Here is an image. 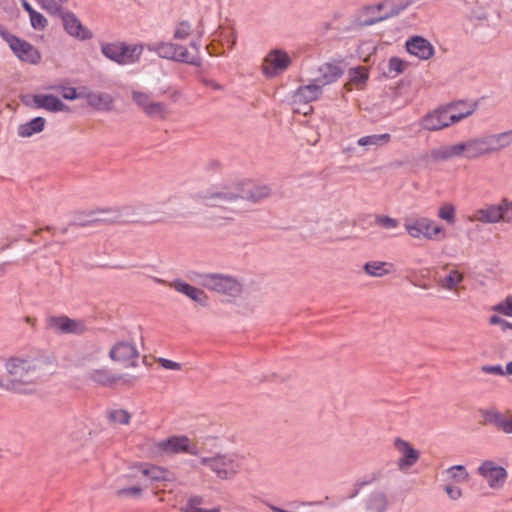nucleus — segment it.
<instances>
[{"label":"nucleus","instance_id":"f257e3e1","mask_svg":"<svg viewBox=\"0 0 512 512\" xmlns=\"http://www.w3.org/2000/svg\"><path fill=\"white\" fill-rule=\"evenodd\" d=\"M47 360L29 354H14L7 357L3 370L7 376L6 391L18 396H32L48 376Z\"/></svg>","mask_w":512,"mask_h":512},{"label":"nucleus","instance_id":"f03ea898","mask_svg":"<svg viewBox=\"0 0 512 512\" xmlns=\"http://www.w3.org/2000/svg\"><path fill=\"white\" fill-rule=\"evenodd\" d=\"M271 189L267 185L247 184L243 188L228 186H211L192 194L193 200L207 206L223 208L238 199L260 201L269 197Z\"/></svg>","mask_w":512,"mask_h":512},{"label":"nucleus","instance_id":"7ed1b4c3","mask_svg":"<svg viewBox=\"0 0 512 512\" xmlns=\"http://www.w3.org/2000/svg\"><path fill=\"white\" fill-rule=\"evenodd\" d=\"M105 356V351L99 344L90 343L77 351L72 359V364L82 371L90 381L103 386H112L121 379V376L103 365Z\"/></svg>","mask_w":512,"mask_h":512},{"label":"nucleus","instance_id":"20e7f679","mask_svg":"<svg viewBox=\"0 0 512 512\" xmlns=\"http://www.w3.org/2000/svg\"><path fill=\"white\" fill-rule=\"evenodd\" d=\"M142 474L143 472L139 470L136 464L130 467L126 473L119 475L112 485L114 495L122 500L140 499L147 488Z\"/></svg>","mask_w":512,"mask_h":512},{"label":"nucleus","instance_id":"39448f33","mask_svg":"<svg viewBox=\"0 0 512 512\" xmlns=\"http://www.w3.org/2000/svg\"><path fill=\"white\" fill-rule=\"evenodd\" d=\"M191 50L170 42H151L146 45V48L155 52L159 57L165 59H172L182 61L188 64L199 65V47L196 42H191Z\"/></svg>","mask_w":512,"mask_h":512},{"label":"nucleus","instance_id":"423d86ee","mask_svg":"<svg viewBox=\"0 0 512 512\" xmlns=\"http://www.w3.org/2000/svg\"><path fill=\"white\" fill-rule=\"evenodd\" d=\"M404 228L413 239H425L427 241H439L446 238L445 229L434 220L426 217L406 220Z\"/></svg>","mask_w":512,"mask_h":512},{"label":"nucleus","instance_id":"0eeeda50","mask_svg":"<svg viewBox=\"0 0 512 512\" xmlns=\"http://www.w3.org/2000/svg\"><path fill=\"white\" fill-rule=\"evenodd\" d=\"M109 358L124 368L138 367L140 350L133 339H122L116 341L109 349Z\"/></svg>","mask_w":512,"mask_h":512},{"label":"nucleus","instance_id":"6e6552de","mask_svg":"<svg viewBox=\"0 0 512 512\" xmlns=\"http://www.w3.org/2000/svg\"><path fill=\"white\" fill-rule=\"evenodd\" d=\"M203 287L219 294L236 298L242 293V284L234 277L225 274H206L201 278Z\"/></svg>","mask_w":512,"mask_h":512},{"label":"nucleus","instance_id":"1a4fd4ad","mask_svg":"<svg viewBox=\"0 0 512 512\" xmlns=\"http://www.w3.org/2000/svg\"><path fill=\"white\" fill-rule=\"evenodd\" d=\"M461 114H456L445 106L438 107L425 114L419 121L421 129L429 132L440 131L461 121Z\"/></svg>","mask_w":512,"mask_h":512},{"label":"nucleus","instance_id":"9d476101","mask_svg":"<svg viewBox=\"0 0 512 512\" xmlns=\"http://www.w3.org/2000/svg\"><path fill=\"white\" fill-rule=\"evenodd\" d=\"M291 64L292 57L287 51L274 48L264 57L261 70L266 78L272 79L284 73Z\"/></svg>","mask_w":512,"mask_h":512},{"label":"nucleus","instance_id":"9b49d317","mask_svg":"<svg viewBox=\"0 0 512 512\" xmlns=\"http://www.w3.org/2000/svg\"><path fill=\"white\" fill-rule=\"evenodd\" d=\"M133 103L148 117L164 119L169 114L168 106L163 102L154 101L145 91L133 89L131 91Z\"/></svg>","mask_w":512,"mask_h":512},{"label":"nucleus","instance_id":"f8f14e48","mask_svg":"<svg viewBox=\"0 0 512 512\" xmlns=\"http://www.w3.org/2000/svg\"><path fill=\"white\" fill-rule=\"evenodd\" d=\"M403 9L404 7L399 5L395 0H383L377 4L367 6L364 8V13L368 18L362 22V25H373L399 14Z\"/></svg>","mask_w":512,"mask_h":512},{"label":"nucleus","instance_id":"ddd939ff","mask_svg":"<svg viewBox=\"0 0 512 512\" xmlns=\"http://www.w3.org/2000/svg\"><path fill=\"white\" fill-rule=\"evenodd\" d=\"M143 49V45L107 44L102 47V52L107 58L118 64H129L139 59Z\"/></svg>","mask_w":512,"mask_h":512},{"label":"nucleus","instance_id":"4468645a","mask_svg":"<svg viewBox=\"0 0 512 512\" xmlns=\"http://www.w3.org/2000/svg\"><path fill=\"white\" fill-rule=\"evenodd\" d=\"M481 422L490 425L506 435L512 434V411L501 412L495 407H488L479 410Z\"/></svg>","mask_w":512,"mask_h":512},{"label":"nucleus","instance_id":"2eb2a0df","mask_svg":"<svg viewBox=\"0 0 512 512\" xmlns=\"http://www.w3.org/2000/svg\"><path fill=\"white\" fill-rule=\"evenodd\" d=\"M202 464L209 466L221 479L232 478L239 467L237 459L229 453L217 454L211 458H202Z\"/></svg>","mask_w":512,"mask_h":512},{"label":"nucleus","instance_id":"dca6fc26","mask_svg":"<svg viewBox=\"0 0 512 512\" xmlns=\"http://www.w3.org/2000/svg\"><path fill=\"white\" fill-rule=\"evenodd\" d=\"M1 35L9 44V47L16 57L21 61H25L30 64H38L40 62L41 54L30 43L7 32H1Z\"/></svg>","mask_w":512,"mask_h":512},{"label":"nucleus","instance_id":"f3484780","mask_svg":"<svg viewBox=\"0 0 512 512\" xmlns=\"http://www.w3.org/2000/svg\"><path fill=\"white\" fill-rule=\"evenodd\" d=\"M47 329L57 334H83L87 331L84 321L67 316H50L46 321Z\"/></svg>","mask_w":512,"mask_h":512},{"label":"nucleus","instance_id":"a211bd4d","mask_svg":"<svg viewBox=\"0 0 512 512\" xmlns=\"http://www.w3.org/2000/svg\"><path fill=\"white\" fill-rule=\"evenodd\" d=\"M460 158L475 160L489 156L484 135L457 142Z\"/></svg>","mask_w":512,"mask_h":512},{"label":"nucleus","instance_id":"6ab92c4d","mask_svg":"<svg viewBox=\"0 0 512 512\" xmlns=\"http://www.w3.org/2000/svg\"><path fill=\"white\" fill-rule=\"evenodd\" d=\"M478 472L488 482V485L494 489L503 487L507 479L506 470L492 461L484 462L479 466Z\"/></svg>","mask_w":512,"mask_h":512},{"label":"nucleus","instance_id":"aec40b11","mask_svg":"<svg viewBox=\"0 0 512 512\" xmlns=\"http://www.w3.org/2000/svg\"><path fill=\"white\" fill-rule=\"evenodd\" d=\"M170 287L173 288L178 293H181L192 300L200 307H207L209 304V297L206 292L198 287L190 285L189 283L176 279L172 281Z\"/></svg>","mask_w":512,"mask_h":512},{"label":"nucleus","instance_id":"412c9836","mask_svg":"<svg viewBox=\"0 0 512 512\" xmlns=\"http://www.w3.org/2000/svg\"><path fill=\"white\" fill-rule=\"evenodd\" d=\"M405 48L410 55L417 57L420 60H429L435 54V49L432 43L422 36H412L406 43Z\"/></svg>","mask_w":512,"mask_h":512},{"label":"nucleus","instance_id":"4be33fe9","mask_svg":"<svg viewBox=\"0 0 512 512\" xmlns=\"http://www.w3.org/2000/svg\"><path fill=\"white\" fill-rule=\"evenodd\" d=\"M471 222H480L482 224H498L503 221L502 208L498 204H486L474 211L468 218Z\"/></svg>","mask_w":512,"mask_h":512},{"label":"nucleus","instance_id":"5701e85b","mask_svg":"<svg viewBox=\"0 0 512 512\" xmlns=\"http://www.w3.org/2000/svg\"><path fill=\"white\" fill-rule=\"evenodd\" d=\"M217 436H203L200 438V441L193 442L186 435H173L163 440L159 444V448H190V446L196 445H216Z\"/></svg>","mask_w":512,"mask_h":512},{"label":"nucleus","instance_id":"b1692460","mask_svg":"<svg viewBox=\"0 0 512 512\" xmlns=\"http://www.w3.org/2000/svg\"><path fill=\"white\" fill-rule=\"evenodd\" d=\"M127 207L107 206L95 208L88 212L91 221L118 222L124 219Z\"/></svg>","mask_w":512,"mask_h":512},{"label":"nucleus","instance_id":"393cba45","mask_svg":"<svg viewBox=\"0 0 512 512\" xmlns=\"http://www.w3.org/2000/svg\"><path fill=\"white\" fill-rule=\"evenodd\" d=\"M323 93L321 84H317L314 80L309 84L300 86L293 93V103L306 104L318 100Z\"/></svg>","mask_w":512,"mask_h":512},{"label":"nucleus","instance_id":"a878e982","mask_svg":"<svg viewBox=\"0 0 512 512\" xmlns=\"http://www.w3.org/2000/svg\"><path fill=\"white\" fill-rule=\"evenodd\" d=\"M488 154L500 152L512 145V129L484 135Z\"/></svg>","mask_w":512,"mask_h":512},{"label":"nucleus","instance_id":"bb28decb","mask_svg":"<svg viewBox=\"0 0 512 512\" xmlns=\"http://www.w3.org/2000/svg\"><path fill=\"white\" fill-rule=\"evenodd\" d=\"M82 98L86 99L88 105L96 110L109 111L114 103V99L110 94L90 91L87 88H83Z\"/></svg>","mask_w":512,"mask_h":512},{"label":"nucleus","instance_id":"cd10ccee","mask_svg":"<svg viewBox=\"0 0 512 512\" xmlns=\"http://www.w3.org/2000/svg\"><path fill=\"white\" fill-rule=\"evenodd\" d=\"M137 465L139 470L143 472L142 477L146 487L148 486L149 482L153 483L158 481H168L172 479V474L164 468L147 463H141Z\"/></svg>","mask_w":512,"mask_h":512},{"label":"nucleus","instance_id":"c85d7f7f","mask_svg":"<svg viewBox=\"0 0 512 512\" xmlns=\"http://www.w3.org/2000/svg\"><path fill=\"white\" fill-rule=\"evenodd\" d=\"M342 75V70L337 66L330 63H325L319 68V75L313 80L317 84H321V89L337 81Z\"/></svg>","mask_w":512,"mask_h":512},{"label":"nucleus","instance_id":"c756f323","mask_svg":"<svg viewBox=\"0 0 512 512\" xmlns=\"http://www.w3.org/2000/svg\"><path fill=\"white\" fill-rule=\"evenodd\" d=\"M390 140L391 135L388 133L374 134L359 138L357 140V145L363 149V152H366L387 145L390 142Z\"/></svg>","mask_w":512,"mask_h":512},{"label":"nucleus","instance_id":"7c9ffc66","mask_svg":"<svg viewBox=\"0 0 512 512\" xmlns=\"http://www.w3.org/2000/svg\"><path fill=\"white\" fill-rule=\"evenodd\" d=\"M62 20L66 31L70 35L78 37L80 39H86L90 37L89 32L83 28L80 21L76 18L74 14L65 13L62 16Z\"/></svg>","mask_w":512,"mask_h":512},{"label":"nucleus","instance_id":"2f4dec72","mask_svg":"<svg viewBox=\"0 0 512 512\" xmlns=\"http://www.w3.org/2000/svg\"><path fill=\"white\" fill-rule=\"evenodd\" d=\"M433 161L443 162L454 158H460L458 143L443 145L431 150Z\"/></svg>","mask_w":512,"mask_h":512},{"label":"nucleus","instance_id":"473e14b6","mask_svg":"<svg viewBox=\"0 0 512 512\" xmlns=\"http://www.w3.org/2000/svg\"><path fill=\"white\" fill-rule=\"evenodd\" d=\"M374 224L381 230L389 233L390 236H398L400 230V222L398 219L385 214H376L374 216Z\"/></svg>","mask_w":512,"mask_h":512},{"label":"nucleus","instance_id":"72a5a7b5","mask_svg":"<svg viewBox=\"0 0 512 512\" xmlns=\"http://www.w3.org/2000/svg\"><path fill=\"white\" fill-rule=\"evenodd\" d=\"M34 102L38 107L51 112L67 111L68 107L54 95H36Z\"/></svg>","mask_w":512,"mask_h":512},{"label":"nucleus","instance_id":"f704fd0d","mask_svg":"<svg viewBox=\"0 0 512 512\" xmlns=\"http://www.w3.org/2000/svg\"><path fill=\"white\" fill-rule=\"evenodd\" d=\"M393 265L385 261H368L363 265V271L370 277L381 278L392 272Z\"/></svg>","mask_w":512,"mask_h":512},{"label":"nucleus","instance_id":"c9c22d12","mask_svg":"<svg viewBox=\"0 0 512 512\" xmlns=\"http://www.w3.org/2000/svg\"><path fill=\"white\" fill-rule=\"evenodd\" d=\"M106 418L110 425L122 427L130 424L132 415L123 408H112L106 411Z\"/></svg>","mask_w":512,"mask_h":512},{"label":"nucleus","instance_id":"e433bc0d","mask_svg":"<svg viewBox=\"0 0 512 512\" xmlns=\"http://www.w3.org/2000/svg\"><path fill=\"white\" fill-rule=\"evenodd\" d=\"M45 123L44 118L36 117L27 123L19 125L18 135L20 137H31L34 134L40 133L44 130Z\"/></svg>","mask_w":512,"mask_h":512},{"label":"nucleus","instance_id":"4c0bfd02","mask_svg":"<svg viewBox=\"0 0 512 512\" xmlns=\"http://www.w3.org/2000/svg\"><path fill=\"white\" fill-rule=\"evenodd\" d=\"M466 15L469 19L480 22L486 21L489 18L488 9L477 1L466 2Z\"/></svg>","mask_w":512,"mask_h":512},{"label":"nucleus","instance_id":"58836bf2","mask_svg":"<svg viewBox=\"0 0 512 512\" xmlns=\"http://www.w3.org/2000/svg\"><path fill=\"white\" fill-rule=\"evenodd\" d=\"M464 275L457 269H451L447 276L440 280V285L443 289L448 291H457L459 285L463 282Z\"/></svg>","mask_w":512,"mask_h":512},{"label":"nucleus","instance_id":"ea45409f","mask_svg":"<svg viewBox=\"0 0 512 512\" xmlns=\"http://www.w3.org/2000/svg\"><path fill=\"white\" fill-rule=\"evenodd\" d=\"M437 217L449 225L456 223V206L451 202L442 203L437 210Z\"/></svg>","mask_w":512,"mask_h":512},{"label":"nucleus","instance_id":"a19ab883","mask_svg":"<svg viewBox=\"0 0 512 512\" xmlns=\"http://www.w3.org/2000/svg\"><path fill=\"white\" fill-rule=\"evenodd\" d=\"M203 499L199 496L190 497L185 505L181 507L182 512H221L220 508L216 507L213 509H203L201 507Z\"/></svg>","mask_w":512,"mask_h":512},{"label":"nucleus","instance_id":"79ce46f5","mask_svg":"<svg viewBox=\"0 0 512 512\" xmlns=\"http://www.w3.org/2000/svg\"><path fill=\"white\" fill-rule=\"evenodd\" d=\"M447 479L455 483H465L468 480V473L464 466L457 465L445 471Z\"/></svg>","mask_w":512,"mask_h":512},{"label":"nucleus","instance_id":"37998d69","mask_svg":"<svg viewBox=\"0 0 512 512\" xmlns=\"http://www.w3.org/2000/svg\"><path fill=\"white\" fill-rule=\"evenodd\" d=\"M368 79V71L366 68L358 67L350 72V83L346 85L348 90H351L350 85L362 86Z\"/></svg>","mask_w":512,"mask_h":512},{"label":"nucleus","instance_id":"c03bdc74","mask_svg":"<svg viewBox=\"0 0 512 512\" xmlns=\"http://www.w3.org/2000/svg\"><path fill=\"white\" fill-rule=\"evenodd\" d=\"M53 89L57 92H59L62 97L66 100H75L82 98L83 96V88L80 89V91H77L74 87H68L64 85H55L53 86Z\"/></svg>","mask_w":512,"mask_h":512},{"label":"nucleus","instance_id":"a18cd8bd","mask_svg":"<svg viewBox=\"0 0 512 512\" xmlns=\"http://www.w3.org/2000/svg\"><path fill=\"white\" fill-rule=\"evenodd\" d=\"M408 68V63L399 57H391L388 61V72L393 76L402 74Z\"/></svg>","mask_w":512,"mask_h":512},{"label":"nucleus","instance_id":"49530a36","mask_svg":"<svg viewBox=\"0 0 512 512\" xmlns=\"http://www.w3.org/2000/svg\"><path fill=\"white\" fill-rule=\"evenodd\" d=\"M419 459L418 450H406L404 457L398 461L399 468L401 470L409 469Z\"/></svg>","mask_w":512,"mask_h":512},{"label":"nucleus","instance_id":"de8ad7c7","mask_svg":"<svg viewBox=\"0 0 512 512\" xmlns=\"http://www.w3.org/2000/svg\"><path fill=\"white\" fill-rule=\"evenodd\" d=\"M191 34V25L187 21L180 22L174 30V37L184 40Z\"/></svg>","mask_w":512,"mask_h":512},{"label":"nucleus","instance_id":"09e8293b","mask_svg":"<svg viewBox=\"0 0 512 512\" xmlns=\"http://www.w3.org/2000/svg\"><path fill=\"white\" fill-rule=\"evenodd\" d=\"M445 108L451 109L456 114H463V116H461V120L467 118L473 112V109L470 106L465 105L464 103L450 104L445 106Z\"/></svg>","mask_w":512,"mask_h":512},{"label":"nucleus","instance_id":"8fccbe9b","mask_svg":"<svg viewBox=\"0 0 512 512\" xmlns=\"http://www.w3.org/2000/svg\"><path fill=\"white\" fill-rule=\"evenodd\" d=\"M493 310L502 315L512 317V295L497 304Z\"/></svg>","mask_w":512,"mask_h":512},{"label":"nucleus","instance_id":"3c124183","mask_svg":"<svg viewBox=\"0 0 512 512\" xmlns=\"http://www.w3.org/2000/svg\"><path fill=\"white\" fill-rule=\"evenodd\" d=\"M500 206L503 213V221L507 224H512V201L507 198H503L500 201Z\"/></svg>","mask_w":512,"mask_h":512},{"label":"nucleus","instance_id":"603ef678","mask_svg":"<svg viewBox=\"0 0 512 512\" xmlns=\"http://www.w3.org/2000/svg\"><path fill=\"white\" fill-rule=\"evenodd\" d=\"M30 22L33 28L39 30L44 29L47 25V20L45 19V17L41 13H38L36 11L33 12L32 15L30 16Z\"/></svg>","mask_w":512,"mask_h":512},{"label":"nucleus","instance_id":"864d4df0","mask_svg":"<svg viewBox=\"0 0 512 512\" xmlns=\"http://www.w3.org/2000/svg\"><path fill=\"white\" fill-rule=\"evenodd\" d=\"M444 490L451 500H458L462 496L461 488L456 485L447 484L445 485Z\"/></svg>","mask_w":512,"mask_h":512},{"label":"nucleus","instance_id":"5fc2aeb1","mask_svg":"<svg viewBox=\"0 0 512 512\" xmlns=\"http://www.w3.org/2000/svg\"><path fill=\"white\" fill-rule=\"evenodd\" d=\"M157 362L167 370H180L181 365L175 361L166 359V358H159Z\"/></svg>","mask_w":512,"mask_h":512},{"label":"nucleus","instance_id":"6e6d98bb","mask_svg":"<svg viewBox=\"0 0 512 512\" xmlns=\"http://www.w3.org/2000/svg\"><path fill=\"white\" fill-rule=\"evenodd\" d=\"M490 323L493 325H499L503 331L512 329V324L504 320L503 318L493 315L490 317Z\"/></svg>","mask_w":512,"mask_h":512},{"label":"nucleus","instance_id":"4d7b16f0","mask_svg":"<svg viewBox=\"0 0 512 512\" xmlns=\"http://www.w3.org/2000/svg\"><path fill=\"white\" fill-rule=\"evenodd\" d=\"M43 7L51 14H57L61 10L60 6L54 0H44Z\"/></svg>","mask_w":512,"mask_h":512},{"label":"nucleus","instance_id":"13d9d810","mask_svg":"<svg viewBox=\"0 0 512 512\" xmlns=\"http://www.w3.org/2000/svg\"><path fill=\"white\" fill-rule=\"evenodd\" d=\"M483 371H485L487 373L499 374V375L505 374V372L502 370V368L500 366H485V367H483Z\"/></svg>","mask_w":512,"mask_h":512},{"label":"nucleus","instance_id":"bf43d9fd","mask_svg":"<svg viewBox=\"0 0 512 512\" xmlns=\"http://www.w3.org/2000/svg\"><path fill=\"white\" fill-rule=\"evenodd\" d=\"M396 448H411L410 444L400 437H396L393 441Z\"/></svg>","mask_w":512,"mask_h":512},{"label":"nucleus","instance_id":"052dcab7","mask_svg":"<svg viewBox=\"0 0 512 512\" xmlns=\"http://www.w3.org/2000/svg\"><path fill=\"white\" fill-rule=\"evenodd\" d=\"M23 7L29 13L30 16L32 15L33 12H35V10H33V8L31 7V5L26 1H23Z\"/></svg>","mask_w":512,"mask_h":512},{"label":"nucleus","instance_id":"680f3d73","mask_svg":"<svg viewBox=\"0 0 512 512\" xmlns=\"http://www.w3.org/2000/svg\"><path fill=\"white\" fill-rule=\"evenodd\" d=\"M505 373L512 375V362L507 363Z\"/></svg>","mask_w":512,"mask_h":512},{"label":"nucleus","instance_id":"e2e57ef3","mask_svg":"<svg viewBox=\"0 0 512 512\" xmlns=\"http://www.w3.org/2000/svg\"><path fill=\"white\" fill-rule=\"evenodd\" d=\"M0 390H6V383L1 375H0Z\"/></svg>","mask_w":512,"mask_h":512},{"label":"nucleus","instance_id":"0e129e2a","mask_svg":"<svg viewBox=\"0 0 512 512\" xmlns=\"http://www.w3.org/2000/svg\"><path fill=\"white\" fill-rule=\"evenodd\" d=\"M5 267L3 264H0V277L4 274Z\"/></svg>","mask_w":512,"mask_h":512},{"label":"nucleus","instance_id":"69168bd1","mask_svg":"<svg viewBox=\"0 0 512 512\" xmlns=\"http://www.w3.org/2000/svg\"><path fill=\"white\" fill-rule=\"evenodd\" d=\"M347 150L349 152L356 153V148L355 147H349Z\"/></svg>","mask_w":512,"mask_h":512}]
</instances>
